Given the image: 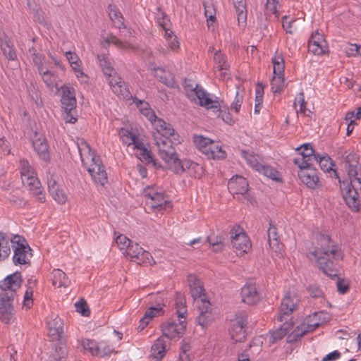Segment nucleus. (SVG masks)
<instances>
[{"mask_svg": "<svg viewBox=\"0 0 361 361\" xmlns=\"http://www.w3.org/2000/svg\"><path fill=\"white\" fill-rule=\"evenodd\" d=\"M214 319V315L212 311L201 312L197 317V323L202 329L207 328Z\"/></svg>", "mask_w": 361, "mask_h": 361, "instance_id": "nucleus-47", "label": "nucleus"}, {"mask_svg": "<svg viewBox=\"0 0 361 361\" xmlns=\"http://www.w3.org/2000/svg\"><path fill=\"white\" fill-rule=\"evenodd\" d=\"M207 146L205 154L208 158L221 159L226 157V152L222 149V147L219 142L212 140L211 143Z\"/></svg>", "mask_w": 361, "mask_h": 361, "instance_id": "nucleus-38", "label": "nucleus"}, {"mask_svg": "<svg viewBox=\"0 0 361 361\" xmlns=\"http://www.w3.org/2000/svg\"><path fill=\"white\" fill-rule=\"evenodd\" d=\"M107 10L109 18L113 21L114 26L119 30L125 28L123 17L118 8L115 5L109 4Z\"/></svg>", "mask_w": 361, "mask_h": 361, "instance_id": "nucleus-37", "label": "nucleus"}, {"mask_svg": "<svg viewBox=\"0 0 361 361\" xmlns=\"http://www.w3.org/2000/svg\"><path fill=\"white\" fill-rule=\"evenodd\" d=\"M18 169L20 170L23 184L27 185L28 190L33 195L37 196L39 202H44L46 198L44 190L37 177L35 170L30 164L29 161L25 159H20Z\"/></svg>", "mask_w": 361, "mask_h": 361, "instance_id": "nucleus-4", "label": "nucleus"}, {"mask_svg": "<svg viewBox=\"0 0 361 361\" xmlns=\"http://www.w3.org/2000/svg\"><path fill=\"white\" fill-rule=\"evenodd\" d=\"M144 193L145 196L152 201L150 204L152 208L163 210L172 207L171 202L169 201L163 191H158L154 188H147Z\"/></svg>", "mask_w": 361, "mask_h": 361, "instance_id": "nucleus-12", "label": "nucleus"}, {"mask_svg": "<svg viewBox=\"0 0 361 361\" xmlns=\"http://www.w3.org/2000/svg\"><path fill=\"white\" fill-rule=\"evenodd\" d=\"M234 6L238 16V23L245 24L247 19L245 4L243 0H233Z\"/></svg>", "mask_w": 361, "mask_h": 361, "instance_id": "nucleus-44", "label": "nucleus"}, {"mask_svg": "<svg viewBox=\"0 0 361 361\" xmlns=\"http://www.w3.org/2000/svg\"><path fill=\"white\" fill-rule=\"evenodd\" d=\"M285 87L284 75H274L271 81V88L273 92L276 93L282 91Z\"/></svg>", "mask_w": 361, "mask_h": 361, "instance_id": "nucleus-53", "label": "nucleus"}, {"mask_svg": "<svg viewBox=\"0 0 361 361\" xmlns=\"http://www.w3.org/2000/svg\"><path fill=\"white\" fill-rule=\"evenodd\" d=\"M52 283L58 288L67 287L70 285L71 281L63 271L54 269L52 271Z\"/></svg>", "mask_w": 361, "mask_h": 361, "instance_id": "nucleus-40", "label": "nucleus"}, {"mask_svg": "<svg viewBox=\"0 0 361 361\" xmlns=\"http://www.w3.org/2000/svg\"><path fill=\"white\" fill-rule=\"evenodd\" d=\"M274 74L276 75H284L285 63L283 56L280 54H276L272 58Z\"/></svg>", "mask_w": 361, "mask_h": 361, "instance_id": "nucleus-45", "label": "nucleus"}, {"mask_svg": "<svg viewBox=\"0 0 361 361\" xmlns=\"http://www.w3.org/2000/svg\"><path fill=\"white\" fill-rule=\"evenodd\" d=\"M212 140L202 135H195L193 142L199 149L204 154L207 152V145L211 143Z\"/></svg>", "mask_w": 361, "mask_h": 361, "instance_id": "nucleus-55", "label": "nucleus"}, {"mask_svg": "<svg viewBox=\"0 0 361 361\" xmlns=\"http://www.w3.org/2000/svg\"><path fill=\"white\" fill-rule=\"evenodd\" d=\"M228 189L233 195H243L248 190V183L244 177L236 175L229 180Z\"/></svg>", "mask_w": 361, "mask_h": 361, "instance_id": "nucleus-25", "label": "nucleus"}, {"mask_svg": "<svg viewBox=\"0 0 361 361\" xmlns=\"http://www.w3.org/2000/svg\"><path fill=\"white\" fill-rule=\"evenodd\" d=\"M282 6V0H267L265 9L266 11L274 14L276 18L280 15L279 10Z\"/></svg>", "mask_w": 361, "mask_h": 361, "instance_id": "nucleus-48", "label": "nucleus"}, {"mask_svg": "<svg viewBox=\"0 0 361 361\" xmlns=\"http://www.w3.org/2000/svg\"><path fill=\"white\" fill-rule=\"evenodd\" d=\"M307 327V325L302 322L293 331L290 335H289L288 339L290 341H297L307 333L310 332V331Z\"/></svg>", "mask_w": 361, "mask_h": 361, "instance_id": "nucleus-51", "label": "nucleus"}, {"mask_svg": "<svg viewBox=\"0 0 361 361\" xmlns=\"http://www.w3.org/2000/svg\"><path fill=\"white\" fill-rule=\"evenodd\" d=\"M247 314L244 311H239L235 314L229 329L231 339L235 342H242L245 338V331L247 324Z\"/></svg>", "mask_w": 361, "mask_h": 361, "instance_id": "nucleus-9", "label": "nucleus"}, {"mask_svg": "<svg viewBox=\"0 0 361 361\" xmlns=\"http://www.w3.org/2000/svg\"><path fill=\"white\" fill-rule=\"evenodd\" d=\"M149 302H151L152 306H155V307H161V312L164 313L163 307L165 305L164 300L161 295L159 294H151L149 295Z\"/></svg>", "mask_w": 361, "mask_h": 361, "instance_id": "nucleus-62", "label": "nucleus"}, {"mask_svg": "<svg viewBox=\"0 0 361 361\" xmlns=\"http://www.w3.org/2000/svg\"><path fill=\"white\" fill-rule=\"evenodd\" d=\"M308 51L314 55H322L329 51V47L322 34L317 30L312 32L308 41Z\"/></svg>", "mask_w": 361, "mask_h": 361, "instance_id": "nucleus-16", "label": "nucleus"}, {"mask_svg": "<svg viewBox=\"0 0 361 361\" xmlns=\"http://www.w3.org/2000/svg\"><path fill=\"white\" fill-rule=\"evenodd\" d=\"M171 137H162L154 136V144L156 145L160 157L173 170V167L180 159L173 146Z\"/></svg>", "mask_w": 361, "mask_h": 361, "instance_id": "nucleus-7", "label": "nucleus"}, {"mask_svg": "<svg viewBox=\"0 0 361 361\" xmlns=\"http://www.w3.org/2000/svg\"><path fill=\"white\" fill-rule=\"evenodd\" d=\"M172 171L177 174L188 171L190 176L195 178H200L203 173V168L201 165L188 159H179L173 166Z\"/></svg>", "mask_w": 361, "mask_h": 361, "instance_id": "nucleus-14", "label": "nucleus"}, {"mask_svg": "<svg viewBox=\"0 0 361 361\" xmlns=\"http://www.w3.org/2000/svg\"><path fill=\"white\" fill-rule=\"evenodd\" d=\"M10 243L12 244V235L6 233H0V261H4L11 254Z\"/></svg>", "mask_w": 361, "mask_h": 361, "instance_id": "nucleus-35", "label": "nucleus"}, {"mask_svg": "<svg viewBox=\"0 0 361 361\" xmlns=\"http://www.w3.org/2000/svg\"><path fill=\"white\" fill-rule=\"evenodd\" d=\"M156 19L158 25L162 28H165L166 26L167 27L170 25V20L168 18L166 13L160 8H157Z\"/></svg>", "mask_w": 361, "mask_h": 361, "instance_id": "nucleus-57", "label": "nucleus"}, {"mask_svg": "<svg viewBox=\"0 0 361 361\" xmlns=\"http://www.w3.org/2000/svg\"><path fill=\"white\" fill-rule=\"evenodd\" d=\"M186 324L185 321L179 319L177 322H169L162 325L161 330L163 335L170 339L179 337L185 330Z\"/></svg>", "mask_w": 361, "mask_h": 361, "instance_id": "nucleus-20", "label": "nucleus"}, {"mask_svg": "<svg viewBox=\"0 0 361 361\" xmlns=\"http://www.w3.org/2000/svg\"><path fill=\"white\" fill-rule=\"evenodd\" d=\"M270 226L268 229V243L271 250L275 252H280L283 249V244L280 243L277 228L275 226L269 224Z\"/></svg>", "mask_w": 361, "mask_h": 361, "instance_id": "nucleus-32", "label": "nucleus"}, {"mask_svg": "<svg viewBox=\"0 0 361 361\" xmlns=\"http://www.w3.org/2000/svg\"><path fill=\"white\" fill-rule=\"evenodd\" d=\"M188 97L198 103L200 106L207 109H213L214 112L218 113L217 116L221 118L225 123L232 125L234 123L233 117L227 109H222L219 102L213 100L209 97V94L198 85L194 87L192 85H188L185 82L184 85Z\"/></svg>", "mask_w": 361, "mask_h": 361, "instance_id": "nucleus-3", "label": "nucleus"}, {"mask_svg": "<svg viewBox=\"0 0 361 361\" xmlns=\"http://www.w3.org/2000/svg\"><path fill=\"white\" fill-rule=\"evenodd\" d=\"M0 47L8 60L14 61L17 59L13 43L4 33L0 35Z\"/></svg>", "mask_w": 361, "mask_h": 361, "instance_id": "nucleus-27", "label": "nucleus"}, {"mask_svg": "<svg viewBox=\"0 0 361 361\" xmlns=\"http://www.w3.org/2000/svg\"><path fill=\"white\" fill-rule=\"evenodd\" d=\"M113 351V348L105 342L97 343L96 356L104 357L109 355Z\"/></svg>", "mask_w": 361, "mask_h": 361, "instance_id": "nucleus-58", "label": "nucleus"}, {"mask_svg": "<svg viewBox=\"0 0 361 361\" xmlns=\"http://www.w3.org/2000/svg\"><path fill=\"white\" fill-rule=\"evenodd\" d=\"M240 295L242 301L248 305H255L260 300V295L254 283H246L241 288Z\"/></svg>", "mask_w": 361, "mask_h": 361, "instance_id": "nucleus-23", "label": "nucleus"}, {"mask_svg": "<svg viewBox=\"0 0 361 361\" xmlns=\"http://www.w3.org/2000/svg\"><path fill=\"white\" fill-rule=\"evenodd\" d=\"M242 155L246 163L256 171H258L263 164L262 158L259 155L246 151H243Z\"/></svg>", "mask_w": 361, "mask_h": 361, "instance_id": "nucleus-41", "label": "nucleus"}, {"mask_svg": "<svg viewBox=\"0 0 361 361\" xmlns=\"http://www.w3.org/2000/svg\"><path fill=\"white\" fill-rule=\"evenodd\" d=\"M103 39L106 44H113L119 49H134V47L131 44H129L128 42H123L121 40H120L119 39H118L115 35H109L106 37H103Z\"/></svg>", "mask_w": 361, "mask_h": 361, "instance_id": "nucleus-46", "label": "nucleus"}, {"mask_svg": "<svg viewBox=\"0 0 361 361\" xmlns=\"http://www.w3.org/2000/svg\"><path fill=\"white\" fill-rule=\"evenodd\" d=\"M361 193V178L351 180L348 185V189L343 193V199L350 209L358 212L360 209L359 195Z\"/></svg>", "mask_w": 361, "mask_h": 361, "instance_id": "nucleus-8", "label": "nucleus"}, {"mask_svg": "<svg viewBox=\"0 0 361 361\" xmlns=\"http://www.w3.org/2000/svg\"><path fill=\"white\" fill-rule=\"evenodd\" d=\"M58 343L55 346L54 358L57 361H63L67 354L68 350L66 345V338L63 341H56Z\"/></svg>", "mask_w": 361, "mask_h": 361, "instance_id": "nucleus-50", "label": "nucleus"}, {"mask_svg": "<svg viewBox=\"0 0 361 361\" xmlns=\"http://www.w3.org/2000/svg\"><path fill=\"white\" fill-rule=\"evenodd\" d=\"M298 176L300 180L308 188L314 189L319 185V177L317 171L311 166L307 168H299Z\"/></svg>", "mask_w": 361, "mask_h": 361, "instance_id": "nucleus-22", "label": "nucleus"}, {"mask_svg": "<svg viewBox=\"0 0 361 361\" xmlns=\"http://www.w3.org/2000/svg\"><path fill=\"white\" fill-rule=\"evenodd\" d=\"M48 336L52 341H63L65 339L63 332V322L59 317L47 322Z\"/></svg>", "mask_w": 361, "mask_h": 361, "instance_id": "nucleus-21", "label": "nucleus"}, {"mask_svg": "<svg viewBox=\"0 0 361 361\" xmlns=\"http://www.w3.org/2000/svg\"><path fill=\"white\" fill-rule=\"evenodd\" d=\"M214 61L215 62V71L220 72L219 77L223 79L228 78V74L226 71L229 68V65L226 61V56L220 50L215 52Z\"/></svg>", "mask_w": 361, "mask_h": 361, "instance_id": "nucleus-26", "label": "nucleus"}, {"mask_svg": "<svg viewBox=\"0 0 361 361\" xmlns=\"http://www.w3.org/2000/svg\"><path fill=\"white\" fill-rule=\"evenodd\" d=\"M39 73L42 76V80L50 90H53L56 88L57 90H59V88L57 87L59 77L56 73L43 68Z\"/></svg>", "mask_w": 361, "mask_h": 361, "instance_id": "nucleus-39", "label": "nucleus"}, {"mask_svg": "<svg viewBox=\"0 0 361 361\" xmlns=\"http://www.w3.org/2000/svg\"><path fill=\"white\" fill-rule=\"evenodd\" d=\"M155 77L163 84L166 85L169 87H176V80L173 75L167 71H165L162 68H154Z\"/></svg>", "mask_w": 361, "mask_h": 361, "instance_id": "nucleus-34", "label": "nucleus"}, {"mask_svg": "<svg viewBox=\"0 0 361 361\" xmlns=\"http://www.w3.org/2000/svg\"><path fill=\"white\" fill-rule=\"evenodd\" d=\"M97 59L102 72L106 76L113 92L118 96L128 98L130 95L128 89L124 81L118 76L113 68L109 57L105 54H99Z\"/></svg>", "mask_w": 361, "mask_h": 361, "instance_id": "nucleus-5", "label": "nucleus"}, {"mask_svg": "<svg viewBox=\"0 0 361 361\" xmlns=\"http://www.w3.org/2000/svg\"><path fill=\"white\" fill-rule=\"evenodd\" d=\"M22 282L21 274L16 271L0 281V289L6 293H13V296L16 298L17 290L20 288Z\"/></svg>", "mask_w": 361, "mask_h": 361, "instance_id": "nucleus-15", "label": "nucleus"}, {"mask_svg": "<svg viewBox=\"0 0 361 361\" xmlns=\"http://www.w3.org/2000/svg\"><path fill=\"white\" fill-rule=\"evenodd\" d=\"M115 241L121 251L123 253L127 250L128 247L131 245L132 241L123 234H118L115 237Z\"/></svg>", "mask_w": 361, "mask_h": 361, "instance_id": "nucleus-56", "label": "nucleus"}, {"mask_svg": "<svg viewBox=\"0 0 361 361\" xmlns=\"http://www.w3.org/2000/svg\"><path fill=\"white\" fill-rule=\"evenodd\" d=\"M15 299L13 293H0V311L6 309L11 310Z\"/></svg>", "mask_w": 361, "mask_h": 361, "instance_id": "nucleus-49", "label": "nucleus"}, {"mask_svg": "<svg viewBox=\"0 0 361 361\" xmlns=\"http://www.w3.org/2000/svg\"><path fill=\"white\" fill-rule=\"evenodd\" d=\"M118 135L122 142L127 146L133 145L135 147L137 142H140L137 132L133 128H122L120 129Z\"/></svg>", "mask_w": 361, "mask_h": 361, "instance_id": "nucleus-30", "label": "nucleus"}, {"mask_svg": "<svg viewBox=\"0 0 361 361\" xmlns=\"http://www.w3.org/2000/svg\"><path fill=\"white\" fill-rule=\"evenodd\" d=\"M322 314H323L322 312H314L312 314L307 316L304 319L303 322L307 325V328L310 331V332L315 330L323 323V321L321 320Z\"/></svg>", "mask_w": 361, "mask_h": 361, "instance_id": "nucleus-42", "label": "nucleus"}, {"mask_svg": "<svg viewBox=\"0 0 361 361\" xmlns=\"http://www.w3.org/2000/svg\"><path fill=\"white\" fill-rule=\"evenodd\" d=\"M152 124L154 126L157 131V133H154V137L157 135L162 137H171V139H173L174 141L179 142V136L175 133V130L171 124L158 117L152 123Z\"/></svg>", "mask_w": 361, "mask_h": 361, "instance_id": "nucleus-19", "label": "nucleus"}, {"mask_svg": "<svg viewBox=\"0 0 361 361\" xmlns=\"http://www.w3.org/2000/svg\"><path fill=\"white\" fill-rule=\"evenodd\" d=\"M82 345L85 351L89 352L92 355H96L97 342L94 340L86 338L82 341Z\"/></svg>", "mask_w": 361, "mask_h": 361, "instance_id": "nucleus-61", "label": "nucleus"}, {"mask_svg": "<svg viewBox=\"0 0 361 361\" xmlns=\"http://www.w3.org/2000/svg\"><path fill=\"white\" fill-rule=\"evenodd\" d=\"M48 190L53 199L59 204H65L67 200V196L65 192L59 188L54 180H48Z\"/></svg>", "mask_w": 361, "mask_h": 361, "instance_id": "nucleus-31", "label": "nucleus"}, {"mask_svg": "<svg viewBox=\"0 0 361 361\" xmlns=\"http://www.w3.org/2000/svg\"><path fill=\"white\" fill-rule=\"evenodd\" d=\"M311 254L324 274L331 278L338 276L335 261L342 260L343 255L341 250L334 243L328 235L320 234L317 245Z\"/></svg>", "mask_w": 361, "mask_h": 361, "instance_id": "nucleus-1", "label": "nucleus"}, {"mask_svg": "<svg viewBox=\"0 0 361 361\" xmlns=\"http://www.w3.org/2000/svg\"><path fill=\"white\" fill-rule=\"evenodd\" d=\"M134 148L140 152V159H142L145 161H149L152 159L150 152L145 147V145L141 141L137 142Z\"/></svg>", "mask_w": 361, "mask_h": 361, "instance_id": "nucleus-59", "label": "nucleus"}, {"mask_svg": "<svg viewBox=\"0 0 361 361\" xmlns=\"http://www.w3.org/2000/svg\"><path fill=\"white\" fill-rule=\"evenodd\" d=\"M62 116L66 123H75L78 120L76 109H73V110H63Z\"/></svg>", "mask_w": 361, "mask_h": 361, "instance_id": "nucleus-64", "label": "nucleus"}, {"mask_svg": "<svg viewBox=\"0 0 361 361\" xmlns=\"http://www.w3.org/2000/svg\"><path fill=\"white\" fill-rule=\"evenodd\" d=\"M298 302V298L295 294L290 292L287 293L282 299L280 311L277 316V319L280 322H286L285 316H289L294 310Z\"/></svg>", "mask_w": 361, "mask_h": 361, "instance_id": "nucleus-17", "label": "nucleus"}, {"mask_svg": "<svg viewBox=\"0 0 361 361\" xmlns=\"http://www.w3.org/2000/svg\"><path fill=\"white\" fill-rule=\"evenodd\" d=\"M75 310L84 317H87L90 314V309L85 300H80L75 303Z\"/></svg>", "mask_w": 361, "mask_h": 361, "instance_id": "nucleus-63", "label": "nucleus"}, {"mask_svg": "<svg viewBox=\"0 0 361 361\" xmlns=\"http://www.w3.org/2000/svg\"><path fill=\"white\" fill-rule=\"evenodd\" d=\"M257 172L276 182L282 181L279 172L269 165L263 164Z\"/></svg>", "mask_w": 361, "mask_h": 361, "instance_id": "nucleus-43", "label": "nucleus"}, {"mask_svg": "<svg viewBox=\"0 0 361 361\" xmlns=\"http://www.w3.org/2000/svg\"><path fill=\"white\" fill-rule=\"evenodd\" d=\"M191 296L195 300L204 296L203 284L195 275L190 274L188 277Z\"/></svg>", "mask_w": 361, "mask_h": 361, "instance_id": "nucleus-28", "label": "nucleus"}, {"mask_svg": "<svg viewBox=\"0 0 361 361\" xmlns=\"http://www.w3.org/2000/svg\"><path fill=\"white\" fill-rule=\"evenodd\" d=\"M166 352V342L163 337L157 338L151 348V356L157 361L161 360Z\"/></svg>", "mask_w": 361, "mask_h": 361, "instance_id": "nucleus-33", "label": "nucleus"}, {"mask_svg": "<svg viewBox=\"0 0 361 361\" xmlns=\"http://www.w3.org/2000/svg\"><path fill=\"white\" fill-rule=\"evenodd\" d=\"M32 145L41 159L45 161L49 160V146L44 137H39L34 140Z\"/></svg>", "mask_w": 361, "mask_h": 361, "instance_id": "nucleus-29", "label": "nucleus"}, {"mask_svg": "<svg viewBox=\"0 0 361 361\" xmlns=\"http://www.w3.org/2000/svg\"><path fill=\"white\" fill-rule=\"evenodd\" d=\"M343 164L350 182L355 178H361V166L359 164V157L356 154L349 153L346 155L343 159Z\"/></svg>", "mask_w": 361, "mask_h": 361, "instance_id": "nucleus-18", "label": "nucleus"}, {"mask_svg": "<svg viewBox=\"0 0 361 361\" xmlns=\"http://www.w3.org/2000/svg\"><path fill=\"white\" fill-rule=\"evenodd\" d=\"M13 250V262L15 265L30 264L32 249L25 238L20 235H12Z\"/></svg>", "mask_w": 361, "mask_h": 361, "instance_id": "nucleus-6", "label": "nucleus"}, {"mask_svg": "<svg viewBox=\"0 0 361 361\" xmlns=\"http://www.w3.org/2000/svg\"><path fill=\"white\" fill-rule=\"evenodd\" d=\"M300 151V157L293 159V163L299 168H307L313 165V162H317V154L310 144H304L297 148Z\"/></svg>", "mask_w": 361, "mask_h": 361, "instance_id": "nucleus-13", "label": "nucleus"}, {"mask_svg": "<svg viewBox=\"0 0 361 361\" xmlns=\"http://www.w3.org/2000/svg\"><path fill=\"white\" fill-rule=\"evenodd\" d=\"M231 244L240 254L246 253L251 247L248 236L239 225H235L230 231Z\"/></svg>", "mask_w": 361, "mask_h": 361, "instance_id": "nucleus-10", "label": "nucleus"}, {"mask_svg": "<svg viewBox=\"0 0 361 361\" xmlns=\"http://www.w3.org/2000/svg\"><path fill=\"white\" fill-rule=\"evenodd\" d=\"M61 106L62 110H73L76 109V99L75 90L67 85L61 87Z\"/></svg>", "mask_w": 361, "mask_h": 361, "instance_id": "nucleus-24", "label": "nucleus"}, {"mask_svg": "<svg viewBox=\"0 0 361 361\" xmlns=\"http://www.w3.org/2000/svg\"><path fill=\"white\" fill-rule=\"evenodd\" d=\"M288 329L286 324H283L280 328L273 331L269 336V342L271 343H276L282 339L287 334Z\"/></svg>", "mask_w": 361, "mask_h": 361, "instance_id": "nucleus-54", "label": "nucleus"}, {"mask_svg": "<svg viewBox=\"0 0 361 361\" xmlns=\"http://www.w3.org/2000/svg\"><path fill=\"white\" fill-rule=\"evenodd\" d=\"M14 314L15 310L13 307H11V310L6 309L0 311V318L5 324L11 323L14 319Z\"/></svg>", "mask_w": 361, "mask_h": 361, "instance_id": "nucleus-60", "label": "nucleus"}, {"mask_svg": "<svg viewBox=\"0 0 361 361\" xmlns=\"http://www.w3.org/2000/svg\"><path fill=\"white\" fill-rule=\"evenodd\" d=\"M317 163L319 164L321 169L324 172H329L330 171L333 170L332 167L334 166V164L331 158L328 155L317 154Z\"/></svg>", "mask_w": 361, "mask_h": 361, "instance_id": "nucleus-52", "label": "nucleus"}, {"mask_svg": "<svg viewBox=\"0 0 361 361\" xmlns=\"http://www.w3.org/2000/svg\"><path fill=\"white\" fill-rule=\"evenodd\" d=\"M124 254L129 256L133 262L140 264L153 265L155 264V261L151 254L148 251L143 250L139 244L134 243L133 242L131 243V245Z\"/></svg>", "mask_w": 361, "mask_h": 361, "instance_id": "nucleus-11", "label": "nucleus"}, {"mask_svg": "<svg viewBox=\"0 0 361 361\" xmlns=\"http://www.w3.org/2000/svg\"><path fill=\"white\" fill-rule=\"evenodd\" d=\"M77 145L82 163L92 180L104 186L108 182V177L100 157L91 149L89 144L82 138L78 140Z\"/></svg>", "mask_w": 361, "mask_h": 361, "instance_id": "nucleus-2", "label": "nucleus"}, {"mask_svg": "<svg viewBox=\"0 0 361 361\" xmlns=\"http://www.w3.org/2000/svg\"><path fill=\"white\" fill-rule=\"evenodd\" d=\"M37 280L33 277L30 278L25 284L26 290L23 296V305L27 308H30L33 304V292L36 287Z\"/></svg>", "mask_w": 361, "mask_h": 361, "instance_id": "nucleus-36", "label": "nucleus"}]
</instances>
